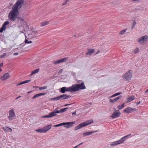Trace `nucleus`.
<instances>
[{
  "mask_svg": "<svg viewBox=\"0 0 148 148\" xmlns=\"http://www.w3.org/2000/svg\"><path fill=\"white\" fill-rule=\"evenodd\" d=\"M23 3V0H18L14 5L8 15V18L11 21H14L18 18L19 9L21 8Z\"/></svg>",
  "mask_w": 148,
  "mask_h": 148,
  "instance_id": "obj_1",
  "label": "nucleus"
},
{
  "mask_svg": "<svg viewBox=\"0 0 148 148\" xmlns=\"http://www.w3.org/2000/svg\"><path fill=\"white\" fill-rule=\"evenodd\" d=\"M93 120L92 119L84 121L79 124L75 128L74 130L75 131L85 126L93 123Z\"/></svg>",
  "mask_w": 148,
  "mask_h": 148,
  "instance_id": "obj_2",
  "label": "nucleus"
},
{
  "mask_svg": "<svg viewBox=\"0 0 148 148\" xmlns=\"http://www.w3.org/2000/svg\"><path fill=\"white\" fill-rule=\"evenodd\" d=\"M132 72L131 70L128 71L123 76V79L125 81L129 82L132 76Z\"/></svg>",
  "mask_w": 148,
  "mask_h": 148,
  "instance_id": "obj_3",
  "label": "nucleus"
},
{
  "mask_svg": "<svg viewBox=\"0 0 148 148\" xmlns=\"http://www.w3.org/2000/svg\"><path fill=\"white\" fill-rule=\"evenodd\" d=\"M51 127V125H49L42 128H40L35 130V131L38 133H45L47 132Z\"/></svg>",
  "mask_w": 148,
  "mask_h": 148,
  "instance_id": "obj_4",
  "label": "nucleus"
},
{
  "mask_svg": "<svg viewBox=\"0 0 148 148\" xmlns=\"http://www.w3.org/2000/svg\"><path fill=\"white\" fill-rule=\"evenodd\" d=\"M9 115L8 116V119L10 121H11L14 119L16 115L14 112V110L12 109L9 111Z\"/></svg>",
  "mask_w": 148,
  "mask_h": 148,
  "instance_id": "obj_5",
  "label": "nucleus"
},
{
  "mask_svg": "<svg viewBox=\"0 0 148 148\" xmlns=\"http://www.w3.org/2000/svg\"><path fill=\"white\" fill-rule=\"evenodd\" d=\"M148 36L147 35L143 36L139 38L137 41V42L142 45L145 44L147 39Z\"/></svg>",
  "mask_w": 148,
  "mask_h": 148,
  "instance_id": "obj_6",
  "label": "nucleus"
},
{
  "mask_svg": "<svg viewBox=\"0 0 148 148\" xmlns=\"http://www.w3.org/2000/svg\"><path fill=\"white\" fill-rule=\"evenodd\" d=\"M37 33V31L34 29L32 30V33L31 34H28L27 36L25 34V38H27L31 39L32 38L35 37L34 34H36Z\"/></svg>",
  "mask_w": 148,
  "mask_h": 148,
  "instance_id": "obj_7",
  "label": "nucleus"
},
{
  "mask_svg": "<svg viewBox=\"0 0 148 148\" xmlns=\"http://www.w3.org/2000/svg\"><path fill=\"white\" fill-rule=\"evenodd\" d=\"M136 110L137 109L135 108H131L130 107H128L124 110L123 112L127 114H129Z\"/></svg>",
  "mask_w": 148,
  "mask_h": 148,
  "instance_id": "obj_8",
  "label": "nucleus"
},
{
  "mask_svg": "<svg viewBox=\"0 0 148 148\" xmlns=\"http://www.w3.org/2000/svg\"><path fill=\"white\" fill-rule=\"evenodd\" d=\"M9 23V21H5L3 24L2 27L0 29V32L2 33L3 31H5L6 29V27L7 25Z\"/></svg>",
  "mask_w": 148,
  "mask_h": 148,
  "instance_id": "obj_9",
  "label": "nucleus"
},
{
  "mask_svg": "<svg viewBox=\"0 0 148 148\" xmlns=\"http://www.w3.org/2000/svg\"><path fill=\"white\" fill-rule=\"evenodd\" d=\"M120 114L121 113L120 112H114L111 115L110 117L112 119H114L119 117Z\"/></svg>",
  "mask_w": 148,
  "mask_h": 148,
  "instance_id": "obj_10",
  "label": "nucleus"
},
{
  "mask_svg": "<svg viewBox=\"0 0 148 148\" xmlns=\"http://www.w3.org/2000/svg\"><path fill=\"white\" fill-rule=\"evenodd\" d=\"M75 121L69 122H65L64 123V125H67L65 126L67 128L71 127L73 126V124H75Z\"/></svg>",
  "mask_w": 148,
  "mask_h": 148,
  "instance_id": "obj_11",
  "label": "nucleus"
},
{
  "mask_svg": "<svg viewBox=\"0 0 148 148\" xmlns=\"http://www.w3.org/2000/svg\"><path fill=\"white\" fill-rule=\"evenodd\" d=\"M71 87V90L72 91V92H75L79 90L77 84L73 85Z\"/></svg>",
  "mask_w": 148,
  "mask_h": 148,
  "instance_id": "obj_12",
  "label": "nucleus"
},
{
  "mask_svg": "<svg viewBox=\"0 0 148 148\" xmlns=\"http://www.w3.org/2000/svg\"><path fill=\"white\" fill-rule=\"evenodd\" d=\"M79 90V89L82 90L86 88L84 82H82L81 84H77Z\"/></svg>",
  "mask_w": 148,
  "mask_h": 148,
  "instance_id": "obj_13",
  "label": "nucleus"
},
{
  "mask_svg": "<svg viewBox=\"0 0 148 148\" xmlns=\"http://www.w3.org/2000/svg\"><path fill=\"white\" fill-rule=\"evenodd\" d=\"M9 77V75L8 73H6L1 77L2 80H4Z\"/></svg>",
  "mask_w": 148,
  "mask_h": 148,
  "instance_id": "obj_14",
  "label": "nucleus"
},
{
  "mask_svg": "<svg viewBox=\"0 0 148 148\" xmlns=\"http://www.w3.org/2000/svg\"><path fill=\"white\" fill-rule=\"evenodd\" d=\"M122 143L120 140H119L117 141H116L114 142H112L110 144V146H114L115 145H119L120 144H121Z\"/></svg>",
  "mask_w": 148,
  "mask_h": 148,
  "instance_id": "obj_15",
  "label": "nucleus"
},
{
  "mask_svg": "<svg viewBox=\"0 0 148 148\" xmlns=\"http://www.w3.org/2000/svg\"><path fill=\"white\" fill-rule=\"evenodd\" d=\"M71 97V96H70L69 95H68L66 94H63L62 95H61V100H64V99H68L69 98H70Z\"/></svg>",
  "mask_w": 148,
  "mask_h": 148,
  "instance_id": "obj_16",
  "label": "nucleus"
},
{
  "mask_svg": "<svg viewBox=\"0 0 148 148\" xmlns=\"http://www.w3.org/2000/svg\"><path fill=\"white\" fill-rule=\"evenodd\" d=\"M121 96H119L116 97L114 99H110L109 101L110 102L112 103L114 102L117 101L119 99L121 98Z\"/></svg>",
  "mask_w": 148,
  "mask_h": 148,
  "instance_id": "obj_17",
  "label": "nucleus"
},
{
  "mask_svg": "<svg viewBox=\"0 0 148 148\" xmlns=\"http://www.w3.org/2000/svg\"><path fill=\"white\" fill-rule=\"evenodd\" d=\"M131 135V134H128L127 135L125 136H124L121 138L120 140L121 141L122 143H123L124 141L126 139L127 137L128 136H130Z\"/></svg>",
  "mask_w": 148,
  "mask_h": 148,
  "instance_id": "obj_18",
  "label": "nucleus"
},
{
  "mask_svg": "<svg viewBox=\"0 0 148 148\" xmlns=\"http://www.w3.org/2000/svg\"><path fill=\"white\" fill-rule=\"evenodd\" d=\"M95 52V50L94 49H89L88 51L86 54V55H91Z\"/></svg>",
  "mask_w": 148,
  "mask_h": 148,
  "instance_id": "obj_19",
  "label": "nucleus"
},
{
  "mask_svg": "<svg viewBox=\"0 0 148 148\" xmlns=\"http://www.w3.org/2000/svg\"><path fill=\"white\" fill-rule=\"evenodd\" d=\"M134 99V97L133 95H131L127 98V100L128 102L131 101Z\"/></svg>",
  "mask_w": 148,
  "mask_h": 148,
  "instance_id": "obj_20",
  "label": "nucleus"
},
{
  "mask_svg": "<svg viewBox=\"0 0 148 148\" xmlns=\"http://www.w3.org/2000/svg\"><path fill=\"white\" fill-rule=\"evenodd\" d=\"M40 70L39 69H37L32 71L30 75V76H31L34 74L38 73Z\"/></svg>",
  "mask_w": 148,
  "mask_h": 148,
  "instance_id": "obj_21",
  "label": "nucleus"
},
{
  "mask_svg": "<svg viewBox=\"0 0 148 148\" xmlns=\"http://www.w3.org/2000/svg\"><path fill=\"white\" fill-rule=\"evenodd\" d=\"M49 21H43L41 23V27L44 26L49 24Z\"/></svg>",
  "mask_w": 148,
  "mask_h": 148,
  "instance_id": "obj_22",
  "label": "nucleus"
},
{
  "mask_svg": "<svg viewBox=\"0 0 148 148\" xmlns=\"http://www.w3.org/2000/svg\"><path fill=\"white\" fill-rule=\"evenodd\" d=\"M66 90L65 87H63L60 88L59 91L60 93H64L66 92Z\"/></svg>",
  "mask_w": 148,
  "mask_h": 148,
  "instance_id": "obj_23",
  "label": "nucleus"
},
{
  "mask_svg": "<svg viewBox=\"0 0 148 148\" xmlns=\"http://www.w3.org/2000/svg\"><path fill=\"white\" fill-rule=\"evenodd\" d=\"M125 105V103H124L122 104L121 105H119L117 106V107L118 108V111H119V110L122 109L124 107V106Z\"/></svg>",
  "mask_w": 148,
  "mask_h": 148,
  "instance_id": "obj_24",
  "label": "nucleus"
},
{
  "mask_svg": "<svg viewBox=\"0 0 148 148\" xmlns=\"http://www.w3.org/2000/svg\"><path fill=\"white\" fill-rule=\"evenodd\" d=\"M50 118L53 117V116L57 115V114H55L54 111L50 112L49 114Z\"/></svg>",
  "mask_w": 148,
  "mask_h": 148,
  "instance_id": "obj_25",
  "label": "nucleus"
},
{
  "mask_svg": "<svg viewBox=\"0 0 148 148\" xmlns=\"http://www.w3.org/2000/svg\"><path fill=\"white\" fill-rule=\"evenodd\" d=\"M63 125H64V123H61L57 125H55L53 126L55 127H57Z\"/></svg>",
  "mask_w": 148,
  "mask_h": 148,
  "instance_id": "obj_26",
  "label": "nucleus"
},
{
  "mask_svg": "<svg viewBox=\"0 0 148 148\" xmlns=\"http://www.w3.org/2000/svg\"><path fill=\"white\" fill-rule=\"evenodd\" d=\"M82 135L83 136H85L88 135H91V134L90 132H88L83 133Z\"/></svg>",
  "mask_w": 148,
  "mask_h": 148,
  "instance_id": "obj_27",
  "label": "nucleus"
},
{
  "mask_svg": "<svg viewBox=\"0 0 148 148\" xmlns=\"http://www.w3.org/2000/svg\"><path fill=\"white\" fill-rule=\"evenodd\" d=\"M65 88L66 92L70 91V92H72V91L71 90V86L69 87H65Z\"/></svg>",
  "mask_w": 148,
  "mask_h": 148,
  "instance_id": "obj_28",
  "label": "nucleus"
},
{
  "mask_svg": "<svg viewBox=\"0 0 148 148\" xmlns=\"http://www.w3.org/2000/svg\"><path fill=\"white\" fill-rule=\"evenodd\" d=\"M121 92H119L118 93H116L114 94V95H112L110 97L112 98V97H115L117 95H120L121 94Z\"/></svg>",
  "mask_w": 148,
  "mask_h": 148,
  "instance_id": "obj_29",
  "label": "nucleus"
},
{
  "mask_svg": "<svg viewBox=\"0 0 148 148\" xmlns=\"http://www.w3.org/2000/svg\"><path fill=\"white\" fill-rule=\"evenodd\" d=\"M25 43L26 44H29L31 43L32 42V41L31 40L29 41L27 39L25 38Z\"/></svg>",
  "mask_w": 148,
  "mask_h": 148,
  "instance_id": "obj_30",
  "label": "nucleus"
},
{
  "mask_svg": "<svg viewBox=\"0 0 148 148\" xmlns=\"http://www.w3.org/2000/svg\"><path fill=\"white\" fill-rule=\"evenodd\" d=\"M62 62L61 59L57 60V61L54 62L53 64H59L60 63Z\"/></svg>",
  "mask_w": 148,
  "mask_h": 148,
  "instance_id": "obj_31",
  "label": "nucleus"
},
{
  "mask_svg": "<svg viewBox=\"0 0 148 148\" xmlns=\"http://www.w3.org/2000/svg\"><path fill=\"white\" fill-rule=\"evenodd\" d=\"M126 30V29L122 30L120 32L119 34L122 35L124 34Z\"/></svg>",
  "mask_w": 148,
  "mask_h": 148,
  "instance_id": "obj_32",
  "label": "nucleus"
},
{
  "mask_svg": "<svg viewBox=\"0 0 148 148\" xmlns=\"http://www.w3.org/2000/svg\"><path fill=\"white\" fill-rule=\"evenodd\" d=\"M139 50L138 48H136V49H135V50L134 51V53L135 54H136L138 52H139Z\"/></svg>",
  "mask_w": 148,
  "mask_h": 148,
  "instance_id": "obj_33",
  "label": "nucleus"
},
{
  "mask_svg": "<svg viewBox=\"0 0 148 148\" xmlns=\"http://www.w3.org/2000/svg\"><path fill=\"white\" fill-rule=\"evenodd\" d=\"M47 86H44L42 87H41L40 88L39 90H42L43 89H47Z\"/></svg>",
  "mask_w": 148,
  "mask_h": 148,
  "instance_id": "obj_34",
  "label": "nucleus"
},
{
  "mask_svg": "<svg viewBox=\"0 0 148 148\" xmlns=\"http://www.w3.org/2000/svg\"><path fill=\"white\" fill-rule=\"evenodd\" d=\"M6 55L7 53H4L2 55H0V58H4Z\"/></svg>",
  "mask_w": 148,
  "mask_h": 148,
  "instance_id": "obj_35",
  "label": "nucleus"
},
{
  "mask_svg": "<svg viewBox=\"0 0 148 148\" xmlns=\"http://www.w3.org/2000/svg\"><path fill=\"white\" fill-rule=\"evenodd\" d=\"M68 58L67 57H66L64 58H63L62 59H61V60L62 62H64Z\"/></svg>",
  "mask_w": 148,
  "mask_h": 148,
  "instance_id": "obj_36",
  "label": "nucleus"
},
{
  "mask_svg": "<svg viewBox=\"0 0 148 148\" xmlns=\"http://www.w3.org/2000/svg\"><path fill=\"white\" fill-rule=\"evenodd\" d=\"M58 108V107H57L54 111L55 114H56L57 113H59V112H58V111L57 110Z\"/></svg>",
  "mask_w": 148,
  "mask_h": 148,
  "instance_id": "obj_37",
  "label": "nucleus"
},
{
  "mask_svg": "<svg viewBox=\"0 0 148 148\" xmlns=\"http://www.w3.org/2000/svg\"><path fill=\"white\" fill-rule=\"evenodd\" d=\"M47 94L46 92H43L40 93H38V95L40 96L42 95H45Z\"/></svg>",
  "mask_w": 148,
  "mask_h": 148,
  "instance_id": "obj_38",
  "label": "nucleus"
},
{
  "mask_svg": "<svg viewBox=\"0 0 148 148\" xmlns=\"http://www.w3.org/2000/svg\"><path fill=\"white\" fill-rule=\"evenodd\" d=\"M136 24V23L135 21H134L133 25H132V29H133L135 26Z\"/></svg>",
  "mask_w": 148,
  "mask_h": 148,
  "instance_id": "obj_39",
  "label": "nucleus"
},
{
  "mask_svg": "<svg viewBox=\"0 0 148 148\" xmlns=\"http://www.w3.org/2000/svg\"><path fill=\"white\" fill-rule=\"evenodd\" d=\"M31 79H29V80H25V81H23V82L24 83V84L27 83L29 82H30L31 81Z\"/></svg>",
  "mask_w": 148,
  "mask_h": 148,
  "instance_id": "obj_40",
  "label": "nucleus"
},
{
  "mask_svg": "<svg viewBox=\"0 0 148 148\" xmlns=\"http://www.w3.org/2000/svg\"><path fill=\"white\" fill-rule=\"evenodd\" d=\"M39 96L38 95V94H37L36 95H35L32 98V99H34L36 98V97H39Z\"/></svg>",
  "mask_w": 148,
  "mask_h": 148,
  "instance_id": "obj_41",
  "label": "nucleus"
},
{
  "mask_svg": "<svg viewBox=\"0 0 148 148\" xmlns=\"http://www.w3.org/2000/svg\"><path fill=\"white\" fill-rule=\"evenodd\" d=\"M57 100H61V95L56 97Z\"/></svg>",
  "mask_w": 148,
  "mask_h": 148,
  "instance_id": "obj_42",
  "label": "nucleus"
},
{
  "mask_svg": "<svg viewBox=\"0 0 148 148\" xmlns=\"http://www.w3.org/2000/svg\"><path fill=\"white\" fill-rule=\"evenodd\" d=\"M18 20L21 22H23L24 21V20L23 19L21 18V17H18Z\"/></svg>",
  "mask_w": 148,
  "mask_h": 148,
  "instance_id": "obj_43",
  "label": "nucleus"
},
{
  "mask_svg": "<svg viewBox=\"0 0 148 148\" xmlns=\"http://www.w3.org/2000/svg\"><path fill=\"white\" fill-rule=\"evenodd\" d=\"M50 100H57V99H56V97L51 98L50 99Z\"/></svg>",
  "mask_w": 148,
  "mask_h": 148,
  "instance_id": "obj_44",
  "label": "nucleus"
},
{
  "mask_svg": "<svg viewBox=\"0 0 148 148\" xmlns=\"http://www.w3.org/2000/svg\"><path fill=\"white\" fill-rule=\"evenodd\" d=\"M98 131V130H96V131H91V132H90V133L91 134H92L94 133H95V132H97Z\"/></svg>",
  "mask_w": 148,
  "mask_h": 148,
  "instance_id": "obj_45",
  "label": "nucleus"
},
{
  "mask_svg": "<svg viewBox=\"0 0 148 148\" xmlns=\"http://www.w3.org/2000/svg\"><path fill=\"white\" fill-rule=\"evenodd\" d=\"M24 84V82H20V83H18V84L17 85V86H19V85H22V84Z\"/></svg>",
  "mask_w": 148,
  "mask_h": 148,
  "instance_id": "obj_46",
  "label": "nucleus"
},
{
  "mask_svg": "<svg viewBox=\"0 0 148 148\" xmlns=\"http://www.w3.org/2000/svg\"><path fill=\"white\" fill-rule=\"evenodd\" d=\"M43 117L45 118H50L49 114L48 115H45Z\"/></svg>",
  "mask_w": 148,
  "mask_h": 148,
  "instance_id": "obj_47",
  "label": "nucleus"
},
{
  "mask_svg": "<svg viewBox=\"0 0 148 148\" xmlns=\"http://www.w3.org/2000/svg\"><path fill=\"white\" fill-rule=\"evenodd\" d=\"M62 71H63V69H61L59 71L58 73L59 74H60L61 73H62Z\"/></svg>",
  "mask_w": 148,
  "mask_h": 148,
  "instance_id": "obj_48",
  "label": "nucleus"
},
{
  "mask_svg": "<svg viewBox=\"0 0 148 148\" xmlns=\"http://www.w3.org/2000/svg\"><path fill=\"white\" fill-rule=\"evenodd\" d=\"M61 110V113L64 112H65L64 108L60 109Z\"/></svg>",
  "mask_w": 148,
  "mask_h": 148,
  "instance_id": "obj_49",
  "label": "nucleus"
},
{
  "mask_svg": "<svg viewBox=\"0 0 148 148\" xmlns=\"http://www.w3.org/2000/svg\"><path fill=\"white\" fill-rule=\"evenodd\" d=\"M73 104V103H70V104H65L64 105V106H68L70 105H71V104Z\"/></svg>",
  "mask_w": 148,
  "mask_h": 148,
  "instance_id": "obj_50",
  "label": "nucleus"
},
{
  "mask_svg": "<svg viewBox=\"0 0 148 148\" xmlns=\"http://www.w3.org/2000/svg\"><path fill=\"white\" fill-rule=\"evenodd\" d=\"M58 75H57L56 74H55L53 76V77H54L55 78L56 77H58Z\"/></svg>",
  "mask_w": 148,
  "mask_h": 148,
  "instance_id": "obj_51",
  "label": "nucleus"
},
{
  "mask_svg": "<svg viewBox=\"0 0 148 148\" xmlns=\"http://www.w3.org/2000/svg\"><path fill=\"white\" fill-rule=\"evenodd\" d=\"M67 3V2H66V1H65L63 3L62 5H65V4H66V3Z\"/></svg>",
  "mask_w": 148,
  "mask_h": 148,
  "instance_id": "obj_52",
  "label": "nucleus"
},
{
  "mask_svg": "<svg viewBox=\"0 0 148 148\" xmlns=\"http://www.w3.org/2000/svg\"><path fill=\"white\" fill-rule=\"evenodd\" d=\"M18 55V53H14V55L16 56Z\"/></svg>",
  "mask_w": 148,
  "mask_h": 148,
  "instance_id": "obj_53",
  "label": "nucleus"
},
{
  "mask_svg": "<svg viewBox=\"0 0 148 148\" xmlns=\"http://www.w3.org/2000/svg\"><path fill=\"white\" fill-rule=\"evenodd\" d=\"M3 63H0V67H1V66H3Z\"/></svg>",
  "mask_w": 148,
  "mask_h": 148,
  "instance_id": "obj_54",
  "label": "nucleus"
},
{
  "mask_svg": "<svg viewBox=\"0 0 148 148\" xmlns=\"http://www.w3.org/2000/svg\"><path fill=\"white\" fill-rule=\"evenodd\" d=\"M76 114V111H75L72 113V115H74Z\"/></svg>",
  "mask_w": 148,
  "mask_h": 148,
  "instance_id": "obj_55",
  "label": "nucleus"
},
{
  "mask_svg": "<svg viewBox=\"0 0 148 148\" xmlns=\"http://www.w3.org/2000/svg\"><path fill=\"white\" fill-rule=\"evenodd\" d=\"M140 103V101H139L138 102H136V105H138Z\"/></svg>",
  "mask_w": 148,
  "mask_h": 148,
  "instance_id": "obj_56",
  "label": "nucleus"
},
{
  "mask_svg": "<svg viewBox=\"0 0 148 148\" xmlns=\"http://www.w3.org/2000/svg\"><path fill=\"white\" fill-rule=\"evenodd\" d=\"M21 97V96H19L18 97H17L15 99H17Z\"/></svg>",
  "mask_w": 148,
  "mask_h": 148,
  "instance_id": "obj_57",
  "label": "nucleus"
},
{
  "mask_svg": "<svg viewBox=\"0 0 148 148\" xmlns=\"http://www.w3.org/2000/svg\"><path fill=\"white\" fill-rule=\"evenodd\" d=\"M38 87H37V86H33V88H38Z\"/></svg>",
  "mask_w": 148,
  "mask_h": 148,
  "instance_id": "obj_58",
  "label": "nucleus"
},
{
  "mask_svg": "<svg viewBox=\"0 0 148 148\" xmlns=\"http://www.w3.org/2000/svg\"><path fill=\"white\" fill-rule=\"evenodd\" d=\"M68 108V107H66V108H64V110L65 111H66V109H67Z\"/></svg>",
  "mask_w": 148,
  "mask_h": 148,
  "instance_id": "obj_59",
  "label": "nucleus"
},
{
  "mask_svg": "<svg viewBox=\"0 0 148 148\" xmlns=\"http://www.w3.org/2000/svg\"><path fill=\"white\" fill-rule=\"evenodd\" d=\"M145 93H147L148 92V89L145 91Z\"/></svg>",
  "mask_w": 148,
  "mask_h": 148,
  "instance_id": "obj_60",
  "label": "nucleus"
},
{
  "mask_svg": "<svg viewBox=\"0 0 148 148\" xmlns=\"http://www.w3.org/2000/svg\"><path fill=\"white\" fill-rule=\"evenodd\" d=\"M83 144V142H82V143H80V144H78V145H79H79H80L82 144Z\"/></svg>",
  "mask_w": 148,
  "mask_h": 148,
  "instance_id": "obj_61",
  "label": "nucleus"
},
{
  "mask_svg": "<svg viewBox=\"0 0 148 148\" xmlns=\"http://www.w3.org/2000/svg\"><path fill=\"white\" fill-rule=\"evenodd\" d=\"M79 146V145H77L75 147H73V148H76L77 147Z\"/></svg>",
  "mask_w": 148,
  "mask_h": 148,
  "instance_id": "obj_62",
  "label": "nucleus"
},
{
  "mask_svg": "<svg viewBox=\"0 0 148 148\" xmlns=\"http://www.w3.org/2000/svg\"><path fill=\"white\" fill-rule=\"evenodd\" d=\"M114 112H116L117 111V110H116V109L115 108H114Z\"/></svg>",
  "mask_w": 148,
  "mask_h": 148,
  "instance_id": "obj_63",
  "label": "nucleus"
},
{
  "mask_svg": "<svg viewBox=\"0 0 148 148\" xmlns=\"http://www.w3.org/2000/svg\"><path fill=\"white\" fill-rule=\"evenodd\" d=\"M58 112H59V113H61V110H60V109L59 110H58Z\"/></svg>",
  "mask_w": 148,
  "mask_h": 148,
  "instance_id": "obj_64",
  "label": "nucleus"
}]
</instances>
